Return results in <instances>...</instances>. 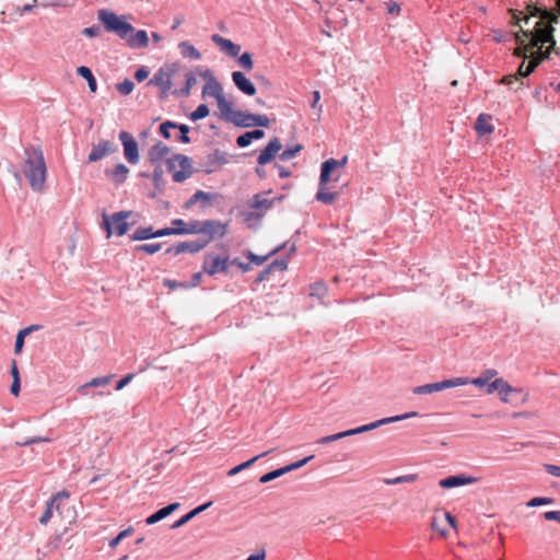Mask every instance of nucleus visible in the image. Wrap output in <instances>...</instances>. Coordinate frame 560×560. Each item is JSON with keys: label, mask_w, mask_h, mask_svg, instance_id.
Listing matches in <instances>:
<instances>
[{"label": "nucleus", "mask_w": 560, "mask_h": 560, "mask_svg": "<svg viewBox=\"0 0 560 560\" xmlns=\"http://www.w3.org/2000/svg\"><path fill=\"white\" fill-rule=\"evenodd\" d=\"M556 18H551L549 13L541 16H526L521 20V31L515 33V40L518 47L515 49V55L526 59L527 50L529 47H538L539 50L530 56V60L525 66L524 62L518 68L517 74H510L502 79V83L511 85L518 77L529 75L540 61L549 57V49L541 50L544 44L550 43V48L555 47L552 37L553 26L552 22Z\"/></svg>", "instance_id": "nucleus-1"}, {"label": "nucleus", "mask_w": 560, "mask_h": 560, "mask_svg": "<svg viewBox=\"0 0 560 560\" xmlns=\"http://www.w3.org/2000/svg\"><path fill=\"white\" fill-rule=\"evenodd\" d=\"M21 171L34 191H42L44 189L47 167L43 150L39 147H31L24 150Z\"/></svg>", "instance_id": "nucleus-2"}, {"label": "nucleus", "mask_w": 560, "mask_h": 560, "mask_svg": "<svg viewBox=\"0 0 560 560\" xmlns=\"http://www.w3.org/2000/svg\"><path fill=\"white\" fill-rule=\"evenodd\" d=\"M348 162V156L345 155L340 160L328 159L320 165V175L318 182V189L315 199L324 205H331L338 197L336 191L330 190L329 182L331 179L338 180L340 174L345 170Z\"/></svg>", "instance_id": "nucleus-3"}, {"label": "nucleus", "mask_w": 560, "mask_h": 560, "mask_svg": "<svg viewBox=\"0 0 560 560\" xmlns=\"http://www.w3.org/2000/svg\"><path fill=\"white\" fill-rule=\"evenodd\" d=\"M97 19L103 24L105 31L114 33L119 38H126L133 31L127 15H117L110 10L103 9L98 11Z\"/></svg>", "instance_id": "nucleus-4"}, {"label": "nucleus", "mask_w": 560, "mask_h": 560, "mask_svg": "<svg viewBox=\"0 0 560 560\" xmlns=\"http://www.w3.org/2000/svg\"><path fill=\"white\" fill-rule=\"evenodd\" d=\"M268 192H261L257 194L253 197V200L249 205L250 210L246 213H244V221L249 225L253 226L266 215V213L271 209L273 206V199H269L267 197Z\"/></svg>", "instance_id": "nucleus-5"}, {"label": "nucleus", "mask_w": 560, "mask_h": 560, "mask_svg": "<svg viewBox=\"0 0 560 560\" xmlns=\"http://www.w3.org/2000/svg\"><path fill=\"white\" fill-rule=\"evenodd\" d=\"M417 416H418V413L416 411H410V412L402 413V415H399V416L383 418L381 420L371 422L369 424H364V425H361V427H358V428H354V429H350V430H346V431H341V432L335 433L334 436H335V440L337 441V440H340V439H343V438H347V436H351V435H355V434H360V433H363V432L371 431V430L376 429V428H378V427H381L383 424H387V423H393V422L410 419V418H413V417H417Z\"/></svg>", "instance_id": "nucleus-6"}, {"label": "nucleus", "mask_w": 560, "mask_h": 560, "mask_svg": "<svg viewBox=\"0 0 560 560\" xmlns=\"http://www.w3.org/2000/svg\"><path fill=\"white\" fill-rule=\"evenodd\" d=\"M130 212L119 211L113 215L103 213V225L106 230V237L109 238L112 235L122 236L127 233L129 224L127 222Z\"/></svg>", "instance_id": "nucleus-7"}, {"label": "nucleus", "mask_w": 560, "mask_h": 560, "mask_svg": "<svg viewBox=\"0 0 560 560\" xmlns=\"http://www.w3.org/2000/svg\"><path fill=\"white\" fill-rule=\"evenodd\" d=\"M167 166L176 183H182L191 175V160L188 156L175 155L167 160Z\"/></svg>", "instance_id": "nucleus-8"}, {"label": "nucleus", "mask_w": 560, "mask_h": 560, "mask_svg": "<svg viewBox=\"0 0 560 560\" xmlns=\"http://www.w3.org/2000/svg\"><path fill=\"white\" fill-rule=\"evenodd\" d=\"M178 70L179 66L176 63L160 68L151 79L150 83L159 86L161 89V93L166 95L173 88V78L178 72Z\"/></svg>", "instance_id": "nucleus-9"}, {"label": "nucleus", "mask_w": 560, "mask_h": 560, "mask_svg": "<svg viewBox=\"0 0 560 560\" xmlns=\"http://www.w3.org/2000/svg\"><path fill=\"white\" fill-rule=\"evenodd\" d=\"M168 153L170 148L162 142L153 144L148 151V160L155 166L153 175L156 180L163 175L162 163L168 160Z\"/></svg>", "instance_id": "nucleus-10"}, {"label": "nucleus", "mask_w": 560, "mask_h": 560, "mask_svg": "<svg viewBox=\"0 0 560 560\" xmlns=\"http://www.w3.org/2000/svg\"><path fill=\"white\" fill-rule=\"evenodd\" d=\"M463 383H466V381L455 380V377H454V378L444 380V381L436 382V383L417 386L412 389V392L416 395H428V394L441 392V390H444L447 388L459 387V384H463Z\"/></svg>", "instance_id": "nucleus-11"}, {"label": "nucleus", "mask_w": 560, "mask_h": 560, "mask_svg": "<svg viewBox=\"0 0 560 560\" xmlns=\"http://www.w3.org/2000/svg\"><path fill=\"white\" fill-rule=\"evenodd\" d=\"M231 264L230 257L228 255L220 256H209L202 266L203 272L209 276H214L219 272H224L229 268Z\"/></svg>", "instance_id": "nucleus-12"}, {"label": "nucleus", "mask_w": 560, "mask_h": 560, "mask_svg": "<svg viewBox=\"0 0 560 560\" xmlns=\"http://www.w3.org/2000/svg\"><path fill=\"white\" fill-rule=\"evenodd\" d=\"M119 140L124 147V153L126 160L135 165L139 162V149L135 138L127 131H120Z\"/></svg>", "instance_id": "nucleus-13"}, {"label": "nucleus", "mask_w": 560, "mask_h": 560, "mask_svg": "<svg viewBox=\"0 0 560 560\" xmlns=\"http://www.w3.org/2000/svg\"><path fill=\"white\" fill-rule=\"evenodd\" d=\"M208 241H188L175 244L166 249L170 255H180L183 253H198L206 247Z\"/></svg>", "instance_id": "nucleus-14"}, {"label": "nucleus", "mask_w": 560, "mask_h": 560, "mask_svg": "<svg viewBox=\"0 0 560 560\" xmlns=\"http://www.w3.org/2000/svg\"><path fill=\"white\" fill-rule=\"evenodd\" d=\"M116 145L108 140H101L96 145H94L88 156V162L93 163L98 160H102L106 155L113 154L116 152Z\"/></svg>", "instance_id": "nucleus-15"}, {"label": "nucleus", "mask_w": 560, "mask_h": 560, "mask_svg": "<svg viewBox=\"0 0 560 560\" xmlns=\"http://www.w3.org/2000/svg\"><path fill=\"white\" fill-rule=\"evenodd\" d=\"M478 481L477 477L468 476L465 474L448 476L439 481V486L444 489L457 488L462 486L471 485Z\"/></svg>", "instance_id": "nucleus-16"}, {"label": "nucleus", "mask_w": 560, "mask_h": 560, "mask_svg": "<svg viewBox=\"0 0 560 560\" xmlns=\"http://www.w3.org/2000/svg\"><path fill=\"white\" fill-rule=\"evenodd\" d=\"M200 74L206 80V84L202 89L203 96L212 95L214 98H217L223 94L222 85L214 78L210 70H205Z\"/></svg>", "instance_id": "nucleus-17"}, {"label": "nucleus", "mask_w": 560, "mask_h": 560, "mask_svg": "<svg viewBox=\"0 0 560 560\" xmlns=\"http://www.w3.org/2000/svg\"><path fill=\"white\" fill-rule=\"evenodd\" d=\"M282 144L278 138L271 139L264 150L260 151L257 163L258 165H265L272 161L278 153H280Z\"/></svg>", "instance_id": "nucleus-18"}, {"label": "nucleus", "mask_w": 560, "mask_h": 560, "mask_svg": "<svg viewBox=\"0 0 560 560\" xmlns=\"http://www.w3.org/2000/svg\"><path fill=\"white\" fill-rule=\"evenodd\" d=\"M229 230L228 223H222L217 220H206L203 234L208 235V241L222 238L226 235Z\"/></svg>", "instance_id": "nucleus-19"}, {"label": "nucleus", "mask_w": 560, "mask_h": 560, "mask_svg": "<svg viewBox=\"0 0 560 560\" xmlns=\"http://www.w3.org/2000/svg\"><path fill=\"white\" fill-rule=\"evenodd\" d=\"M312 458H313V456H308V457H305V458H303V459H301V460H299L296 463H292V464H290L288 466H284V467L275 469L272 471H269V472L262 475L260 477L259 481L261 483H267V482H269V481H271V480H273V479H276V478H278V477L282 476V475H284L285 472H289V471H291L293 469L302 467L303 465H305Z\"/></svg>", "instance_id": "nucleus-20"}, {"label": "nucleus", "mask_w": 560, "mask_h": 560, "mask_svg": "<svg viewBox=\"0 0 560 560\" xmlns=\"http://www.w3.org/2000/svg\"><path fill=\"white\" fill-rule=\"evenodd\" d=\"M62 498H68V493L66 491L58 492L51 498V500L47 502L46 510L39 518L40 524L46 525L52 517L55 510L61 514V505L58 503V501Z\"/></svg>", "instance_id": "nucleus-21"}, {"label": "nucleus", "mask_w": 560, "mask_h": 560, "mask_svg": "<svg viewBox=\"0 0 560 560\" xmlns=\"http://www.w3.org/2000/svg\"><path fill=\"white\" fill-rule=\"evenodd\" d=\"M497 375H498V371L497 370L488 369V370H485L478 377H475V378L455 377V380L466 381V383L459 384V386H465V385H468V384H472L477 388H485L486 389L488 382H490Z\"/></svg>", "instance_id": "nucleus-22"}, {"label": "nucleus", "mask_w": 560, "mask_h": 560, "mask_svg": "<svg viewBox=\"0 0 560 560\" xmlns=\"http://www.w3.org/2000/svg\"><path fill=\"white\" fill-rule=\"evenodd\" d=\"M431 527L434 532L439 533L441 536H446L448 534V528L456 527L455 517L450 513L445 512L443 518L434 517L431 524Z\"/></svg>", "instance_id": "nucleus-23"}, {"label": "nucleus", "mask_w": 560, "mask_h": 560, "mask_svg": "<svg viewBox=\"0 0 560 560\" xmlns=\"http://www.w3.org/2000/svg\"><path fill=\"white\" fill-rule=\"evenodd\" d=\"M211 39L214 44H217L221 50H223L228 56L236 58L241 51V47L237 44H234L231 39L224 38L219 34H213Z\"/></svg>", "instance_id": "nucleus-24"}, {"label": "nucleus", "mask_w": 560, "mask_h": 560, "mask_svg": "<svg viewBox=\"0 0 560 560\" xmlns=\"http://www.w3.org/2000/svg\"><path fill=\"white\" fill-rule=\"evenodd\" d=\"M232 80L236 88L248 96H253L256 93L255 85L246 78L241 71H234L232 73Z\"/></svg>", "instance_id": "nucleus-25"}, {"label": "nucleus", "mask_w": 560, "mask_h": 560, "mask_svg": "<svg viewBox=\"0 0 560 560\" xmlns=\"http://www.w3.org/2000/svg\"><path fill=\"white\" fill-rule=\"evenodd\" d=\"M475 130L479 137L491 135L494 131L491 115L486 113L479 114L476 120Z\"/></svg>", "instance_id": "nucleus-26"}, {"label": "nucleus", "mask_w": 560, "mask_h": 560, "mask_svg": "<svg viewBox=\"0 0 560 560\" xmlns=\"http://www.w3.org/2000/svg\"><path fill=\"white\" fill-rule=\"evenodd\" d=\"M106 175L115 185H121L129 175V168L125 164L118 163L112 171H106Z\"/></svg>", "instance_id": "nucleus-27"}, {"label": "nucleus", "mask_w": 560, "mask_h": 560, "mask_svg": "<svg viewBox=\"0 0 560 560\" xmlns=\"http://www.w3.org/2000/svg\"><path fill=\"white\" fill-rule=\"evenodd\" d=\"M179 506V503H171L160 510H158L155 513L151 514L149 517H147L145 523L148 525L155 524L166 516H168L171 513H173L177 508Z\"/></svg>", "instance_id": "nucleus-28"}, {"label": "nucleus", "mask_w": 560, "mask_h": 560, "mask_svg": "<svg viewBox=\"0 0 560 560\" xmlns=\"http://www.w3.org/2000/svg\"><path fill=\"white\" fill-rule=\"evenodd\" d=\"M127 44L131 48H144V47H147L149 45V38H148L147 32L143 31V30H139V31L132 33L127 38Z\"/></svg>", "instance_id": "nucleus-29"}, {"label": "nucleus", "mask_w": 560, "mask_h": 560, "mask_svg": "<svg viewBox=\"0 0 560 560\" xmlns=\"http://www.w3.org/2000/svg\"><path fill=\"white\" fill-rule=\"evenodd\" d=\"M178 48H179L180 55L184 58H189L192 60L201 59L200 51L192 44H190L187 40L179 43Z\"/></svg>", "instance_id": "nucleus-30"}, {"label": "nucleus", "mask_w": 560, "mask_h": 560, "mask_svg": "<svg viewBox=\"0 0 560 560\" xmlns=\"http://www.w3.org/2000/svg\"><path fill=\"white\" fill-rule=\"evenodd\" d=\"M231 122L240 127H250L254 126L255 115L244 114L237 110L236 113H233V116L231 117Z\"/></svg>", "instance_id": "nucleus-31"}, {"label": "nucleus", "mask_w": 560, "mask_h": 560, "mask_svg": "<svg viewBox=\"0 0 560 560\" xmlns=\"http://www.w3.org/2000/svg\"><path fill=\"white\" fill-rule=\"evenodd\" d=\"M212 504V502H208V503H205V504H201L197 508H195L194 510H191L190 512H188L187 514H185L184 516H182L178 521H176L174 524H173V528H177V527H180L183 526L184 524H186L188 521H190L192 517H195L196 515H198L199 513L203 512L206 509H208L210 505Z\"/></svg>", "instance_id": "nucleus-32"}, {"label": "nucleus", "mask_w": 560, "mask_h": 560, "mask_svg": "<svg viewBox=\"0 0 560 560\" xmlns=\"http://www.w3.org/2000/svg\"><path fill=\"white\" fill-rule=\"evenodd\" d=\"M203 231L205 221H192L185 228L177 229L176 234H203Z\"/></svg>", "instance_id": "nucleus-33"}, {"label": "nucleus", "mask_w": 560, "mask_h": 560, "mask_svg": "<svg viewBox=\"0 0 560 560\" xmlns=\"http://www.w3.org/2000/svg\"><path fill=\"white\" fill-rule=\"evenodd\" d=\"M218 107L222 114V116L231 121V117L233 116V113H236L237 110L232 109V103L229 102L224 94L215 98Z\"/></svg>", "instance_id": "nucleus-34"}, {"label": "nucleus", "mask_w": 560, "mask_h": 560, "mask_svg": "<svg viewBox=\"0 0 560 560\" xmlns=\"http://www.w3.org/2000/svg\"><path fill=\"white\" fill-rule=\"evenodd\" d=\"M110 376H103V377H94L90 382L81 385L78 387V392L81 395H88V388L89 387H97V386H105L110 382Z\"/></svg>", "instance_id": "nucleus-35"}, {"label": "nucleus", "mask_w": 560, "mask_h": 560, "mask_svg": "<svg viewBox=\"0 0 560 560\" xmlns=\"http://www.w3.org/2000/svg\"><path fill=\"white\" fill-rule=\"evenodd\" d=\"M78 73L88 82L90 91L92 93H95L97 89V83L92 70L89 67L81 66L78 68Z\"/></svg>", "instance_id": "nucleus-36"}, {"label": "nucleus", "mask_w": 560, "mask_h": 560, "mask_svg": "<svg viewBox=\"0 0 560 560\" xmlns=\"http://www.w3.org/2000/svg\"><path fill=\"white\" fill-rule=\"evenodd\" d=\"M198 78L195 72H188L186 74V83L180 90H175L173 93L177 95L187 96L190 93V90L197 84Z\"/></svg>", "instance_id": "nucleus-37"}, {"label": "nucleus", "mask_w": 560, "mask_h": 560, "mask_svg": "<svg viewBox=\"0 0 560 560\" xmlns=\"http://www.w3.org/2000/svg\"><path fill=\"white\" fill-rule=\"evenodd\" d=\"M285 247V244L281 245V246H278L276 247L275 249H272L268 255H265V256H259V255H255L253 253H248L247 255V258L249 260V264L252 265H256V266H260L262 265L270 256L275 255L276 253L280 252L281 249H283Z\"/></svg>", "instance_id": "nucleus-38"}, {"label": "nucleus", "mask_w": 560, "mask_h": 560, "mask_svg": "<svg viewBox=\"0 0 560 560\" xmlns=\"http://www.w3.org/2000/svg\"><path fill=\"white\" fill-rule=\"evenodd\" d=\"M269 454V451H266L261 454H258L256 456H254L253 458L248 459L247 462H244L235 467H233L232 469L229 470L228 475L229 476H234L236 474H238L240 471H242L243 469L249 467L250 465H253L256 460H258L259 458L266 456Z\"/></svg>", "instance_id": "nucleus-39"}, {"label": "nucleus", "mask_w": 560, "mask_h": 560, "mask_svg": "<svg viewBox=\"0 0 560 560\" xmlns=\"http://www.w3.org/2000/svg\"><path fill=\"white\" fill-rule=\"evenodd\" d=\"M154 238V231L152 228H140L131 236L132 241H147Z\"/></svg>", "instance_id": "nucleus-40"}, {"label": "nucleus", "mask_w": 560, "mask_h": 560, "mask_svg": "<svg viewBox=\"0 0 560 560\" xmlns=\"http://www.w3.org/2000/svg\"><path fill=\"white\" fill-rule=\"evenodd\" d=\"M514 392V388L505 382L503 378L501 381V384L498 388V394L503 402L509 401V396Z\"/></svg>", "instance_id": "nucleus-41"}, {"label": "nucleus", "mask_w": 560, "mask_h": 560, "mask_svg": "<svg viewBox=\"0 0 560 560\" xmlns=\"http://www.w3.org/2000/svg\"><path fill=\"white\" fill-rule=\"evenodd\" d=\"M303 149L302 144H295L293 147L285 148L282 152L279 153V158L282 161H287L292 159L298 152Z\"/></svg>", "instance_id": "nucleus-42"}, {"label": "nucleus", "mask_w": 560, "mask_h": 560, "mask_svg": "<svg viewBox=\"0 0 560 560\" xmlns=\"http://www.w3.org/2000/svg\"><path fill=\"white\" fill-rule=\"evenodd\" d=\"M416 479H417V475L411 474V475L398 476L396 478H386L384 480V482L388 486H392V485H397V483H402V482H412Z\"/></svg>", "instance_id": "nucleus-43"}, {"label": "nucleus", "mask_w": 560, "mask_h": 560, "mask_svg": "<svg viewBox=\"0 0 560 560\" xmlns=\"http://www.w3.org/2000/svg\"><path fill=\"white\" fill-rule=\"evenodd\" d=\"M209 115V108L206 104H200L191 114L190 119L196 121L206 118Z\"/></svg>", "instance_id": "nucleus-44"}, {"label": "nucleus", "mask_w": 560, "mask_h": 560, "mask_svg": "<svg viewBox=\"0 0 560 560\" xmlns=\"http://www.w3.org/2000/svg\"><path fill=\"white\" fill-rule=\"evenodd\" d=\"M31 332V328H24L20 330L15 338V345H14V351L15 353H20L23 345H24V338Z\"/></svg>", "instance_id": "nucleus-45"}, {"label": "nucleus", "mask_w": 560, "mask_h": 560, "mask_svg": "<svg viewBox=\"0 0 560 560\" xmlns=\"http://www.w3.org/2000/svg\"><path fill=\"white\" fill-rule=\"evenodd\" d=\"M238 63L241 65L242 68H244L245 70L247 71H250L253 69V59H252V54L248 52V51H245L243 52L240 57H238Z\"/></svg>", "instance_id": "nucleus-46"}, {"label": "nucleus", "mask_w": 560, "mask_h": 560, "mask_svg": "<svg viewBox=\"0 0 560 560\" xmlns=\"http://www.w3.org/2000/svg\"><path fill=\"white\" fill-rule=\"evenodd\" d=\"M289 258L282 257L275 259L268 267L270 270L283 271L288 268Z\"/></svg>", "instance_id": "nucleus-47"}, {"label": "nucleus", "mask_w": 560, "mask_h": 560, "mask_svg": "<svg viewBox=\"0 0 560 560\" xmlns=\"http://www.w3.org/2000/svg\"><path fill=\"white\" fill-rule=\"evenodd\" d=\"M327 292V288L323 282H317L311 285V295L317 298H324Z\"/></svg>", "instance_id": "nucleus-48"}, {"label": "nucleus", "mask_w": 560, "mask_h": 560, "mask_svg": "<svg viewBox=\"0 0 560 560\" xmlns=\"http://www.w3.org/2000/svg\"><path fill=\"white\" fill-rule=\"evenodd\" d=\"M552 503V499L551 498H547V497H535L533 499H530L528 502H527V506L529 508H536V506H540V505H549Z\"/></svg>", "instance_id": "nucleus-49"}, {"label": "nucleus", "mask_w": 560, "mask_h": 560, "mask_svg": "<svg viewBox=\"0 0 560 560\" xmlns=\"http://www.w3.org/2000/svg\"><path fill=\"white\" fill-rule=\"evenodd\" d=\"M160 249H161V244L160 243L142 244V245L137 247V250H139L141 253L149 254V255L155 254Z\"/></svg>", "instance_id": "nucleus-50"}, {"label": "nucleus", "mask_w": 560, "mask_h": 560, "mask_svg": "<svg viewBox=\"0 0 560 560\" xmlns=\"http://www.w3.org/2000/svg\"><path fill=\"white\" fill-rule=\"evenodd\" d=\"M135 88V84L131 80L129 79H126L124 82L117 84V90L122 94V95H128L132 92Z\"/></svg>", "instance_id": "nucleus-51"}, {"label": "nucleus", "mask_w": 560, "mask_h": 560, "mask_svg": "<svg viewBox=\"0 0 560 560\" xmlns=\"http://www.w3.org/2000/svg\"><path fill=\"white\" fill-rule=\"evenodd\" d=\"M199 200L210 201V195L202 190H198L191 196V198L188 201V205H194Z\"/></svg>", "instance_id": "nucleus-52"}, {"label": "nucleus", "mask_w": 560, "mask_h": 560, "mask_svg": "<svg viewBox=\"0 0 560 560\" xmlns=\"http://www.w3.org/2000/svg\"><path fill=\"white\" fill-rule=\"evenodd\" d=\"M176 127H177V124H175V122L164 121L160 126V131L165 139H168V138H171L170 129L176 128Z\"/></svg>", "instance_id": "nucleus-53"}, {"label": "nucleus", "mask_w": 560, "mask_h": 560, "mask_svg": "<svg viewBox=\"0 0 560 560\" xmlns=\"http://www.w3.org/2000/svg\"><path fill=\"white\" fill-rule=\"evenodd\" d=\"M180 131V137H179V140L183 142V143H189L190 141V138L188 137V133H189V127L187 125H177V127Z\"/></svg>", "instance_id": "nucleus-54"}, {"label": "nucleus", "mask_w": 560, "mask_h": 560, "mask_svg": "<svg viewBox=\"0 0 560 560\" xmlns=\"http://www.w3.org/2000/svg\"><path fill=\"white\" fill-rule=\"evenodd\" d=\"M501 381H502V378H494V380L492 378L490 382H488L487 387H486V393L488 395H490L494 392H498Z\"/></svg>", "instance_id": "nucleus-55"}, {"label": "nucleus", "mask_w": 560, "mask_h": 560, "mask_svg": "<svg viewBox=\"0 0 560 560\" xmlns=\"http://www.w3.org/2000/svg\"><path fill=\"white\" fill-rule=\"evenodd\" d=\"M131 532H132V529H131V528H127V529H125V530L120 532V533H119V535H118L117 537L113 538V539L109 541V544H108V545H109V547H110V548H116V547H117V545L119 544V541H120L124 537H126L127 535L131 534Z\"/></svg>", "instance_id": "nucleus-56"}, {"label": "nucleus", "mask_w": 560, "mask_h": 560, "mask_svg": "<svg viewBox=\"0 0 560 560\" xmlns=\"http://www.w3.org/2000/svg\"><path fill=\"white\" fill-rule=\"evenodd\" d=\"M236 143L240 148H246L248 147L250 143H252V139L248 135V132H245L243 135H241L237 140H236Z\"/></svg>", "instance_id": "nucleus-57"}, {"label": "nucleus", "mask_w": 560, "mask_h": 560, "mask_svg": "<svg viewBox=\"0 0 560 560\" xmlns=\"http://www.w3.org/2000/svg\"><path fill=\"white\" fill-rule=\"evenodd\" d=\"M88 37H96L101 34V28L96 25L85 27L82 32Z\"/></svg>", "instance_id": "nucleus-58"}, {"label": "nucleus", "mask_w": 560, "mask_h": 560, "mask_svg": "<svg viewBox=\"0 0 560 560\" xmlns=\"http://www.w3.org/2000/svg\"><path fill=\"white\" fill-rule=\"evenodd\" d=\"M176 231H177V229H173V228L160 229V230L154 231V237H162V236L176 234Z\"/></svg>", "instance_id": "nucleus-59"}, {"label": "nucleus", "mask_w": 560, "mask_h": 560, "mask_svg": "<svg viewBox=\"0 0 560 560\" xmlns=\"http://www.w3.org/2000/svg\"><path fill=\"white\" fill-rule=\"evenodd\" d=\"M135 374L129 373L125 375L117 384H116V390H121L132 378Z\"/></svg>", "instance_id": "nucleus-60"}, {"label": "nucleus", "mask_w": 560, "mask_h": 560, "mask_svg": "<svg viewBox=\"0 0 560 560\" xmlns=\"http://www.w3.org/2000/svg\"><path fill=\"white\" fill-rule=\"evenodd\" d=\"M548 474H550L553 477L560 478V466L559 465H552L548 464L545 466Z\"/></svg>", "instance_id": "nucleus-61"}, {"label": "nucleus", "mask_w": 560, "mask_h": 560, "mask_svg": "<svg viewBox=\"0 0 560 560\" xmlns=\"http://www.w3.org/2000/svg\"><path fill=\"white\" fill-rule=\"evenodd\" d=\"M163 284L170 289L188 288L189 287L188 284H182V283L177 282L176 280H170V279H165L163 281Z\"/></svg>", "instance_id": "nucleus-62"}, {"label": "nucleus", "mask_w": 560, "mask_h": 560, "mask_svg": "<svg viewBox=\"0 0 560 560\" xmlns=\"http://www.w3.org/2000/svg\"><path fill=\"white\" fill-rule=\"evenodd\" d=\"M547 521H557L560 523V511H548L544 514Z\"/></svg>", "instance_id": "nucleus-63"}, {"label": "nucleus", "mask_w": 560, "mask_h": 560, "mask_svg": "<svg viewBox=\"0 0 560 560\" xmlns=\"http://www.w3.org/2000/svg\"><path fill=\"white\" fill-rule=\"evenodd\" d=\"M266 559V551L264 549L257 551L256 553L249 556L247 560H265Z\"/></svg>", "instance_id": "nucleus-64"}]
</instances>
